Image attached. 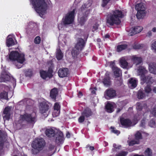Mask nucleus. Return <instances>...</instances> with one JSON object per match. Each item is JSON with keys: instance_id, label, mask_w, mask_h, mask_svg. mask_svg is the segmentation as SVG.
<instances>
[{"instance_id": "nucleus-15", "label": "nucleus", "mask_w": 156, "mask_h": 156, "mask_svg": "<svg viewBox=\"0 0 156 156\" xmlns=\"http://www.w3.org/2000/svg\"><path fill=\"white\" fill-rule=\"evenodd\" d=\"M63 135L62 132L61 131H58L55 135L56 143L58 144L61 143L63 141Z\"/></svg>"}, {"instance_id": "nucleus-14", "label": "nucleus", "mask_w": 156, "mask_h": 156, "mask_svg": "<svg viewBox=\"0 0 156 156\" xmlns=\"http://www.w3.org/2000/svg\"><path fill=\"white\" fill-rule=\"evenodd\" d=\"M83 4L82 5L80 8L81 11L82 12L86 11V10L90 9L87 8L90 7L92 3V0H83Z\"/></svg>"}, {"instance_id": "nucleus-31", "label": "nucleus", "mask_w": 156, "mask_h": 156, "mask_svg": "<svg viewBox=\"0 0 156 156\" xmlns=\"http://www.w3.org/2000/svg\"><path fill=\"white\" fill-rule=\"evenodd\" d=\"M106 109L108 112H112L113 111V106L111 103H108L106 105Z\"/></svg>"}, {"instance_id": "nucleus-42", "label": "nucleus", "mask_w": 156, "mask_h": 156, "mask_svg": "<svg viewBox=\"0 0 156 156\" xmlns=\"http://www.w3.org/2000/svg\"><path fill=\"white\" fill-rule=\"evenodd\" d=\"M145 154L146 156H152V152L149 148H147L145 151Z\"/></svg>"}, {"instance_id": "nucleus-23", "label": "nucleus", "mask_w": 156, "mask_h": 156, "mask_svg": "<svg viewBox=\"0 0 156 156\" xmlns=\"http://www.w3.org/2000/svg\"><path fill=\"white\" fill-rule=\"evenodd\" d=\"M16 41L15 42L11 37V35H9L7 37L6 41V44L8 47L17 44Z\"/></svg>"}, {"instance_id": "nucleus-43", "label": "nucleus", "mask_w": 156, "mask_h": 156, "mask_svg": "<svg viewBox=\"0 0 156 156\" xmlns=\"http://www.w3.org/2000/svg\"><path fill=\"white\" fill-rule=\"evenodd\" d=\"M99 25V24L97 23L94 24L92 26V31L94 32L97 30L98 28Z\"/></svg>"}, {"instance_id": "nucleus-19", "label": "nucleus", "mask_w": 156, "mask_h": 156, "mask_svg": "<svg viewBox=\"0 0 156 156\" xmlns=\"http://www.w3.org/2000/svg\"><path fill=\"white\" fill-rule=\"evenodd\" d=\"M116 95L115 91L112 89H110L107 90L105 92V97L106 98H108L106 97L112 98Z\"/></svg>"}, {"instance_id": "nucleus-55", "label": "nucleus", "mask_w": 156, "mask_h": 156, "mask_svg": "<svg viewBox=\"0 0 156 156\" xmlns=\"http://www.w3.org/2000/svg\"><path fill=\"white\" fill-rule=\"evenodd\" d=\"M145 124V120H143L141 121V123L140 124V126L142 127H143L144 126Z\"/></svg>"}, {"instance_id": "nucleus-3", "label": "nucleus", "mask_w": 156, "mask_h": 156, "mask_svg": "<svg viewBox=\"0 0 156 156\" xmlns=\"http://www.w3.org/2000/svg\"><path fill=\"white\" fill-rule=\"evenodd\" d=\"M31 3L40 16L45 13L47 4L45 0H30Z\"/></svg>"}, {"instance_id": "nucleus-12", "label": "nucleus", "mask_w": 156, "mask_h": 156, "mask_svg": "<svg viewBox=\"0 0 156 156\" xmlns=\"http://www.w3.org/2000/svg\"><path fill=\"white\" fill-rule=\"evenodd\" d=\"M12 108L11 107L8 106L5 108L3 111V115L4 120L5 121L8 120L9 119L11 114Z\"/></svg>"}, {"instance_id": "nucleus-50", "label": "nucleus", "mask_w": 156, "mask_h": 156, "mask_svg": "<svg viewBox=\"0 0 156 156\" xmlns=\"http://www.w3.org/2000/svg\"><path fill=\"white\" fill-rule=\"evenodd\" d=\"M127 154L126 152L123 151L119 153L116 156H125Z\"/></svg>"}, {"instance_id": "nucleus-16", "label": "nucleus", "mask_w": 156, "mask_h": 156, "mask_svg": "<svg viewBox=\"0 0 156 156\" xmlns=\"http://www.w3.org/2000/svg\"><path fill=\"white\" fill-rule=\"evenodd\" d=\"M69 73V69L67 68H61L58 72L59 76L61 78L66 76Z\"/></svg>"}, {"instance_id": "nucleus-35", "label": "nucleus", "mask_w": 156, "mask_h": 156, "mask_svg": "<svg viewBox=\"0 0 156 156\" xmlns=\"http://www.w3.org/2000/svg\"><path fill=\"white\" fill-rule=\"evenodd\" d=\"M127 46L126 44H122L119 45L117 47V51L119 52L124 50L127 48Z\"/></svg>"}, {"instance_id": "nucleus-30", "label": "nucleus", "mask_w": 156, "mask_h": 156, "mask_svg": "<svg viewBox=\"0 0 156 156\" xmlns=\"http://www.w3.org/2000/svg\"><path fill=\"white\" fill-rule=\"evenodd\" d=\"M58 94L57 89L56 88H54L52 89L50 92V96L51 98L54 99Z\"/></svg>"}, {"instance_id": "nucleus-32", "label": "nucleus", "mask_w": 156, "mask_h": 156, "mask_svg": "<svg viewBox=\"0 0 156 156\" xmlns=\"http://www.w3.org/2000/svg\"><path fill=\"white\" fill-rule=\"evenodd\" d=\"M63 57V54L61 50L59 49L57 50L56 55L57 59L58 60H60Z\"/></svg>"}, {"instance_id": "nucleus-58", "label": "nucleus", "mask_w": 156, "mask_h": 156, "mask_svg": "<svg viewBox=\"0 0 156 156\" xmlns=\"http://www.w3.org/2000/svg\"><path fill=\"white\" fill-rule=\"evenodd\" d=\"M55 147V146L53 145H50L49 146V148L51 150L53 149Z\"/></svg>"}, {"instance_id": "nucleus-10", "label": "nucleus", "mask_w": 156, "mask_h": 156, "mask_svg": "<svg viewBox=\"0 0 156 156\" xmlns=\"http://www.w3.org/2000/svg\"><path fill=\"white\" fill-rule=\"evenodd\" d=\"M40 111L42 114L46 113L44 115L47 116L48 115L47 112L49 109V106L45 102H42L40 104L39 106Z\"/></svg>"}, {"instance_id": "nucleus-61", "label": "nucleus", "mask_w": 156, "mask_h": 156, "mask_svg": "<svg viewBox=\"0 0 156 156\" xmlns=\"http://www.w3.org/2000/svg\"><path fill=\"white\" fill-rule=\"evenodd\" d=\"M66 136L68 138H69L70 137V134L69 132H68L66 133Z\"/></svg>"}, {"instance_id": "nucleus-26", "label": "nucleus", "mask_w": 156, "mask_h": 156, "mask_svg": "<svg viewBox=\"0 0 156 156\" xmlns=\"http://www.w3.org/2000/svg\"><path fill=\"white\" fill-rule=\"evenodd\" d=\"M92 114L91 109L88 108H87L82 112L81 115H83L86 118H88L91 116Z\"/></svg>"}, {"instance_id": "nucleus-11", "label": "nucleus", "mask_w": 156, "mask_h": 156, "mask_svg": "<svg viewBox=\"0 0 156 156\" xmlns=\"http://www.w3.org/2000/svg\"><path fill=\"white\" fill-rule=\"evenodd\" d=\"M135 140H133L129 142V146H132L135 144H138L139 143V140L142 139L141 133L140 132L138 131L135 134Z\"/></svg>"}, {"instance_id": "nucleus-40", "label": "nucleus", "mask_w": 156, "mask_h": 156, "mask_svg": "<svg viewBox=\"0 0 156 156\" xmlns=\"http://www.w3.org/2000/svg\"><path fill=\"white\" fill-rule=\"evenodd\" d=\"M144 90L145 92L147 93H150L151 90V89L150 86L149 85H147L145 87Z\"/></svg>"}, {"instance_id": "nucleus-56", "label": "nucleus", "mask_w": 156, "mask_h": 156, "mask_svg": "<svg viewBox=\"0 0 156 156\" xmlns=\"http://www.w3.org/2000/svg\"><path fill=\"white\" fill-rule=\"evenodd\" d=\"M113 146L114 147V149H115L116 150L117 149H119V147H120H120H119V146L117 147V145L115 144H113Z\"/></svg>"}, {"instance_id": "nucleus-22", "label": "nucleus", "mask_w": 156, "mask_h": 156, "mask_svg": "<svg viewBox=\"0 0 156 156\" xmlns=\"http://www.w3.org/2000/svg\"><path fill=\"white\" fill-rule=\"evenodd\" d=\"M121 124L126 127L130 126L132 125V122L128 119H121L120 120Z\"/></svg>"}, {"instance_id": "nucleus-46", "label": "nucleus", "mask_w": 156, "mask_h": 156, "mask_svg": "<svg viewBox=\"0 0 156 156\" xmlns=\"http://www.w3.org/2000/svg\"><path fill=\"white\" fill-rule=\"evenodd\" d=\"M41 38L40 37L37 36L34 39V43L36 44H39L40 43Z\"/></svg>"}, {"instance_id": "nucleus-53", "label": "nucleus", "mask_w": 156, "mask_h": 156, "mask_svg": "<svg viewBox=\"0 0 156 156\" xmlns=\"http://www.w3.org/2000/svg\"><path fill=\"white\" fill-rule=\"evenodd\" d=\"M140 47V45L138 44H135L133 46V48L135 49H139Z\"/></svg>"}, {"instance_id": "nucleus-36", "label": "nucleus", "mask_w": 156, "mask_h": 156, "mask_svg": "<svg viewBox=\"0 0 156 156\" xmlns=\"http://www.w3.org/2000/svg\"><path fill=\"white\" fill-rule=\"evenodd\" d=\"M0 97L1 98L7 100L8 99L7 94L5 91L1 93L0 94Z\"/></svg>"}, {"instance_id": "nucleus-20", "label": "nucleus", "mask_w": 156, "mask_h": 156, "mask_svg": "<svg viewBox=\"0 0 156 156\" xmlns=\"http://www.w3.org/2000/svg\"><path fill=\"white\" fill-rule=\"evenodd\" d=\"M54 111L53 112L52 115L54 117H56L58 116L60 113V106L58 103H56L54 106Z\"/></svg>"}, {"instance_id": "nucleus-21", "label": "nucleus", "mask_w": 156, "mask_h": 156, "mask_svg": "<svg viewBox=\"0 0 156 156\" xmlns=\"http://www.w3.org/2000/svg\"><path fill=\"white\" fill-rule=\"evenodd\" d=\"M120 63L121 66L123 68L128 69L131 67L129 66L124 57H122L120 59Z\"/></svg>"}, {"instance_id": "nucleus-39", "label": "nucleus", "mask_w": 156, "mask_h": 156, "mask_svg": "<svg viewBox=\"0 0 156 156\" xmlns=\"http://www.w3.org/2000/svg\"><path fill=\"white\" fill-rule=\"evenodd\" d=\"M129 33L128 35L129 36H131L136 34L135 29L133 27L131 28L129 31Z\"/></svg>"}, {"instance_id": "nucleus-2", "label": "nucleus", "mask_w": 156, "mask_h": 156, "mask_svg": "<svg viewBox=\"0 0 156 156\" xmlns=\"http://www.w3.org/2000/svg\"><path fill=\"white\" fill-rule=\"evenodd\" d=\"M122 12L119 10L112 11L107 17V22L110 25H119L121 23L120 18L122 17Z\"/></svg>"}, {"instance_id": "nucleus-9", "label": "nucleus", "mask_w": 156, "mask_h": 156, "mask_svg": "<svg viewBox=\"0 0 156 156\" xmlns=\"http://www.w3.org/2000/svg\"><path fill=\"white\" fill-rule=\"evenodd\" d=\"M35 116V114L34 113L32 114H25L23 115H21L20 119L23 121L31 123L35 121L36 118Z\"/></svg>"}, {"instance_id": "nucleus-41", "label": "nucleus", "mask_w": 156, "mask_h": 156, "mask_svg": "<svg viewBox=\"0 0 156 156\" xmlns=\"http://www.w3.org/2000/svg\"><path fill=\"white\" fill-rule=\"evenodd\" d=\"M133 28L135 29L136 34L140 32L143 29V27L141 26H137Z\"/></svg>"}, {"instance_id": "nucleus-25", "label": "nucleus", "mask_w": 156, "mask_h": 156, "mask_svg": "<svg viewBox=\"0 0 156 156\" xmlns=\"http://www.w3.org/2000/svg\"><path fill=\"white\" fill-rule=\"evenodd\" d=\"M129 85L132 88H135L137 85V80L135 78H131L129 80Z\"/></svg>"}, {"instance_id": "nucleus-8", "label": "nucleus", "mask_w": 156, "mask_h": 156, "mask_svg": "<svg viewBox=\"0 0 156 156\" xmlns=\"http://www.w3.org/2000/svg\"><path fill=\"white\" fill-rule=\"evenodd\" d=\"M75 9H73L68 13L64 18L63 19V21L65 25L70 24L73 22L74 19V13Z\"/></svg>"}, {"instance_id": "nucleus-63", "label": "nucleus", "mask_w": 156, "mask_h": 156, "mask_svg": "<svg viewBox=\"0 0 156 156\" xmlns=\"http://www.w3.org/2000/svg\"><path fill=\"white\" fill-rule=\"evenodd\" d=\"M152 30L153 32H156V27H154L153 28Z\"/></svg>"}, {"instance_id": "nucleus-34", "label": "nucleus", "mask_w": 156, "mask_h": 156, "mask_svg": "<svg viewBox=\"0 0 156 156\" xmlns=\"http://www.w3.org/2000/svg\"><path fill=\"white\" fill-rule=\"evenodd\" d=\"M103 83L105 85L108 86L110 84V81L109 77H107L104 78L103 81Z\"/></svg>"}, {"instance_id": "nucleus-52", "label": "nucleus", "mask_w": 156, "mask_h": 156, "mask_svg": "<svg viewBox=\"0 0 156 156\" xmlns=\"http://www.w3.org/2000/svg\"><path fill=\"white\" fill-rule=\"evenodd\" d=\"M151 47L153 49L156 51V41H154L152 44Z\"/></svg>"}, {"instance_id": "nucleus-17", "label": "nucleus", "mask_w": 156, "mask_h": 156, "mask_svg": "<svg viewBox=\"0 0 156 156\" xmlns=\"http://www.w3.org/2000/svg\"><path fill=\"white\" fill-rule=\"evenodd\" d=\"M10 79V77L9 74L6 72L3 71L2 72L0 77V82H5L9 81Z\"/></svg>"}, {"instance_id": "nucleus-62", "label": "nucleus", "mask_w": 156, "mask_h": 156, "mask_svg": "<svg viewBox=\"0 0 156 156\" xmlns=\"http://www.w3.org/2000/svg\"><path fill=\"white\" fill-rule=\"evenodd\" d=\"M91 151H92L94 149V148L93 146H90L89 147Z\"/></svg>"}, {"instance_id": "nucleus-51", "label": "nucleus", "mask_w": 156, "mask_h": 156, "mask_svg": "<svg viewBox=\"0 0 156 156\" xmlns=\"http://www.w3.org/2000/svg\"><path fill=\"white\" fill-rule=\"evenodd\" d=\"M152 114L154 116L156 117V106L154 107L151 111Z\"/></svg>"}, {"instance_id": "nucleus-64", "label": "nucleus", "mask_w": 156, "mask_h": 156, "mask_svg": "<svg viewBox=\"0 0 156 156\" xmlns=\"http://www.w3.org/2000/svg\"><path fill=\"white\" fill-rule=\"evenodd\" d=\"M153 91L154 93H156V87L154 88Z\"/></svg>"}, {"instance_id": "nucleus-29", "label": "nucleus", "mask_w": 156, "mask_h": 156, "mask_svg": "<svg viewBox=\"0 0 156 156\" xmlns=\"http://www.w3.org/2000/svg\"><path fill=\"white\" fill-rule=\"evenodd\" d=\"M112 70L116 77L118 78L120 77L119 76L121 71L117 67H115L112 68Z\"/></svg>"}, {"instance_id": "nucleus-49", "label": "nucleus", "mask_w": 156, "mask_h": 156, "mask_svg": "<svg viewBox=\"0 0 156 156\" xmlns=\"http://www.w3.org/2000/svg\"><path fill=\"white\" fill-rule=\"evenodd\" d=\"M142 105L140 103H137V104L136 108L139 110L140 111L141 110L142 108Z\"/></svg>"}, {"instance_id": "nucleus-45", "label": "nucleus", "mask_w": 156, "mask_h": 156, "mask_svg": "<svg viewBox=\"0 0 156 156\" xmlns=\"http://www.w3.org/2000/svg\"><path fill=\"white\" fill-rule=\"evenodd\" d=\"M110 0H102L101 6L103 7H105L109 2Z\"/></svg>"}, {"instance_id": "nucleus-54", "label": "nucleus", "mask_w": 156, "mask_h": 156, "mask_svg": "<svg viewBox=\"0 0 156 156\" xmlns=\"http://www.w3.org/2000/svg\"><path fill=\"white\" fill-rule=\"evenodd\" d=\"M112 132L114 133L117 134L120 133V132L118 130L115 129H113L112 130Z\"/></svg>"}, {"instance_id": "nucleus-33", "label": "nucleus", "mask_w": 156, "mask_h": 156, "mask_svg": "<svg viewBox=\"0 0 156 156\" xmlns=\"http://www.w3.org/2000/svg\"><path fill=\"white\" fill-rule=\"evenodd\" d=\"M6 135L5 133H2L0 131V144H2L5 140Z\"/></svg>"}, {"instance_id": "nucleus-57", "label": "nucleus", "mask_w": 156, "mask_h": 156, "mask_svg": "<svg viewBox=\"0 0 156 156\" xmlns=\"http://www.w3.org/2000/svg\"><path fill=\"white\" fill-rule=\"evenodd\" d=\"M152 35V32L151 31H148L147 34V36L150 37Z\"/></svg>"}, {"instance_id": "nucleus-5", "label": "nucleus", "mask_w": 156, "mask_h": 156, "mask_svg": "<svg viewBox=\"0 0 156 156\" xmlns=\"http://www.w3.org/2000/svg\"><path fill=\"white\" fill-rule=\"evenodd\" d=\"M45 145V142L42 138H37L33 142L32 146L33 153L36 154L40 151L42 150Z\"/></svg>"}, {"instance_id": "nucleus-37", "label": "nucleus", "mask_w": 156, "mask_h": 156, "mask_svg": "<svg viewBox=\"0 0 156 156\" xmlns=\"http://www.w3.org/2000/svg\"><path fill=\"white\" fill-rule=\"evenodd\" d=\"M115 83L118 86H121L122 83V80L120 77L116 78L115 79Z\"/></svg>"}, {"instance_id": "nucleus-6", "label": "nucleus", "mask_w": 156, "mask_h": 156, "mask_svg": "<svg viewBox=\"0 0 156 156\" xmlns=\"http://www.w3.org/2000/svg\"><path fill=\"white\" fill-rule=\"evenodd\" d=\"M85 43V41L83 39H78L77 43L72 51V54L73 56L75 57L80 53L83 48Z\"/></svg>"}, {"instance_id": "nucleus-59", "label": "nucleus", "mask_w": 156, "mask_h": 156, "mask_svg": "<svg viewBox=\"0 0 156 156\" xmlns=\"http://www.w3.org/2000/svg\"><path fill=\"white\" fill-rule=\"evenodd\" d=\"M78 97L79 98H80L83 96V94L80 91L78 93Z\"/></svg>"}, {"instance_id": "nucleus-38", "label": "nucleus", "mask_w": 156, "mask_h": 156, "mask_svg": "<svg viewBox=\"0 0 156 156\" xmlns=\"http://www.w3.org/2000/svg\"><path fill=\"white\" fill-rule=\"evenodd\" d=\"M137 96L138 98L141 99L144 97L145 95L142 91L140 90L138 92Z\"/></svg>"}, {"instance_id": "nucleus-24", "label": "nucleus", "mask_w": 156, "mask_h": 156, "mask_svg": "<svg viewBox=\"0 0 156 156\" xmlns=\"http://www.w3.org/2000/svg\"><path fill=\"white\" fill-rule=\"evenodd\" d=\"M149 69L150 73L156 74V63L150 62L149 65Z\"/></svg>"}, {"instance_id": "nucleus-60", "label": "nucleus", "mask_w": 156, "mask_h": 156, "mask_svg": "<svg viewBox=\"0 0 156 156\" xmlns=\"http://www.w3.org/2000/svg\"><path fill=\"white\" fill-rule=\"evenodd\" d=\"M110 65H111V66H112V68L113 67H115V66H114V65H115V62H110Z\"/></svg>"}, {"instance_id": "nucleus-48", "label": "nucleus", "mask_w": 156, "mask_h": 156, "mask_svg": "<svg viewBox=\"0 0 156 156\" xmlns=\"http://www.w3.org/2000/svg\"><path fill=\"white\" fill-rule=\"evenodd\" d=\"M85 117L83 115H81V116L78 119L79 122L80 123L83 122L84 120Z\"/></svg>"}, {"instance_id": "nucleus-18", "label": "nucleus", "mask_w": 156, "mask_h": 156, "mask_svg": "<svg viewBox=\"0 0 156 156\" xmlns=\"http://www.w3.org/2000/svg\"><path fill=\"white\" fill-rule=\"evenodd\" d=\"M52 70H49L48 72L47 73L46 72L44 71H40V74L41 77L44 79H45L46 78L48 77L49 78L51 77L52 76Z\"/></svg>"}, {"instance_id": "nucleus-4", "label": "nucleus", "mask_w": 156, "mask_h": 156, "mask_svg": "<svg viewBox=\"0 0 156 156\" xmlns=\"http://www.w3.org/2000/svg\"><path fill=\"white\" fill-rule=\"evenodd\" d=\"M147 72L146 69L142 66L139 67L137 70V75L140 76L141 80L144 83L146 82L150 84L152 83L153 80L150 76H145V75Z\"/></svg>"}, {"instance_id": "nucleus-44", "label": "nucleus", "mask_w": 156, "mask_h": 156, "mask_svg": "<svg viewBox=\"0 0 156 156\" xmlns=\"http://www.w3.org/2000/svg\"><path fill=\"white\" fill-rule=\"evenodd\" d=\"M149 125L151 127H155L156 126L155 123L154 121L153 120L150 121Z\"/></svg>"}, {"instance_id": "nucleus-47", "label": "nucleus", "mask_w": 156, "mask_h": 156, "mask_svg": "<svg viewBox=\"0 0 156 156\" xmlns=\"http://www.w3.org/2000/svg\"><path fill=\"white\" fill-rule=\"evenodd\" d=\"M32 75V71L30 69H28L26 73V76H30Z\"/></svg>"}, {"instance_id": "nucleus-28", "label": "nucleus", "mask_w": 156, "mask_h": 156, "mask_svg": "<svg viewBox=\"0 0 156 156\" xmlns=\"http://www.w3.org/2000/svg\"><path fill=\"white\" fill-rule=\"evenodd\" d=\"M45 133L48 136L50 137L54 136L55 135V131L52 129H46Z\"/></svg>"}, {"instance_id": "nucleus-27", "label": "nucleus", "mask_w": 156, "mask_h": 156, "mask_svg": "<svg viewBox=\"0 0 156 156\" xmlns=\"http://www.w3.org/2000/svg\"><path fill=\"white\" fill-rule=\"evenodd\" d=\"M131 60L134 62V63L137 65L142 62V58L140 57H138L136 55H133L132 56Z\"/></svg>"}, {"instance_id": "nucleus-1", "label": "nucleus", "mask_w": 156, "mask_h": 156, "mask_svg": "<svg viewBox=\"0 0 156 156\" xmlns=\"http://www.w3.org/2000/svg\"><path fill=\"white\" fill-rule=\"evenodd\" d=\"M24 55L19 53L16 51H12L9 55V59L13 62L15 66L18 69L22 67L25 61Z\"/></svg>"}, {"instance_id": "nucleus-13", "label": "nucleus", "mask_w": 156, "mask_h": 156, "mask_svg": "<svg viewBox=\"0 0 156 156\" xmlns=\"http://www.w3.org/2000/svg\"><path fill=\"white\" fill-rule=\"evenodd\" d=\"M83 12L84 16L80 17L78 19L79 23L81 25H83L87 20V17L90 12V10L88 9L86 11H84Z\"/></svg>"}, {"instance_id": "nucleus-7", "label": "nucleus", "mask_w": 156, "mask_h": 156, "mask_svg": "<svg viewBox=\"0 0 156 156\" xmlns=\"http://www.w3.org/2000/svg\"><path fill=\"white\" fill-rule=\"evenodd\" d=\"M135 9L137 11L136 15L137 18L140 19L143 18L146 12L145 5L142 3H138L136 5Z\"/></svg>"}]
</instances>
